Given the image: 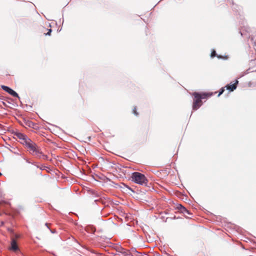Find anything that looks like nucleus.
Instances as JSON below:
<instances>
[{
	"label": "nucleus",
	"instance_id": "20e7f679",
	"mask_svg": "<svg viewBox=\"0 0 256 256\" xmlns=\"http://www.w3.org/2000/svg\"><path fill=\"white\" fill-rule=\"evenodd\" d=\"M14 136L20 140V142L23 145H25L30 140L26 136L21 132H16Z\"/></svg>",
	"mask_w": 256,
	"mask_h": 256
},
{
	"label": "nucleus",
	"instance_id": "423d86ee",
	"mask_svg": "<svg viewBox=\"0 0 256 256\" xmlns=\"http://www.w3.org/2000/svg\"><path fill=\"white\" fill-rule=\"evenodd\" d=\"M10 250H12V251H14V252L18 250V244L16 243V241L14 238H12L11 244H10Z\"/></svg>",
	"mask_w": 256,
	"mask_h": 256
},
{
	"label": "nucleus",
	"instance_id": "7ed1b4c3",
	"mask_svg": "<svg viewBox=\"0 0 256 256\" xmlns=\"http://www.w3.org/2000/svg\"><path fill=\"white\" fill-rule=\"evenodd\" d=\"M132 181L140 185H146L148 182L145 176L138 172H134L131 176Z\"/></svg>",
	"mask_w": 256,
	"mask_h": 256
},
{
	"label": "nucleus",
	"instance_id": "9d476101",
	"mask_svg": "<svg viewBox=\"0 0 256 256\" xmlns=\"http://www.w3.org/2000/svg\"><path fill=\"white\" fill-rule=\"evenodd\" d=\"M133 113L136 115V116H138V112H137V110H136V107H134V108H133Z\"/></svg>",
	"mask_w": 256,
	"mask_h": 256
},
{
	"label": "nucleus",
	"instance_id": "9b49d317",
	"mask_svg": "<svg viewBox=\"0 0 256 256\" xmlns=\"http://www.w3.org/2000/svg\"><path fill=\"white\" fill-rule=\"evenodd\" d=\"M224 91V88H222L220 90V92H219V94H218V96H220Z\"/></svg>",
	"mask_w": 256,
	"mask_h": 256
},
{
	"label": "nucleus",
	"instance_id": "4468645a",
	"mask_svg": "<svg viewBox=\"0 0 256 256\" xmlns=\"http://www.w3.org/2000/svg\"><path fill=\"white\" fill-rule=\"evenodd\" d=\"M16 238H19V236L18 235H16Z\"/></svg>",
	"mask_w": 256,
	"mask_h": 256
},
{
	"label": "nucleus",
	"instance_id": "1a4fd4ad",
	"mask_svg": "<svg viewBox=\"0 0 256 256\" xmlns=\"http://www.w3.org/2000/svg\"><path fill=\"white\" fill-rule=\"evenodd\" d=\"M181 212L183 213L189 214L188 211L184 206H181Z\"/></svg>",
	"mask_w": 256,
	"mask_h": 256
},
{
	"label": "nucleus",
	"instance_id": "ddd939ff",
	"mask_svg": "<svg viewBox=\"0 0 256 256\" xmlns=\"http://www.w3.org/2000/svg\"><path fill=\"white\" fill-rule=\"evenodd\" d=\"M28 126H31V125H34V123H33L32 122H28Z\"/></svg>",
	"mask_w": 256,
	"mask_h": 256
},
{
	"label": "nucleus",
	"instance_id": "f257e3e1",
	"mask_svg": "<svg viewBox=\"0 0 256 256\" xmlns=\"http://www.w3.org/2000/svg\"><path fill=\"white\" fill-rule=\"evenodd\" d=\"M213 95L212 92H194L192 94L194 96L192 108L194 110H197L199 108L202 104V99H206L210 98Z\"/></svg>",
	"mask_w": 256,
	"mask_h": 256
},
{
	"label": "nucleus",
	"instance_id": "f03ea898",
	"mask_svg": "<svg viewBox=\"0 0 256 256\" xmlns=\"http://www.w3.org/2000/svg\"><path fill=\"white\" fill-rule=\"evenodd\" d=\"M28 150V151L34 156L40 158L42 155L40 150L37 145L30 139L24 145Z\"/></svg>",
	"mask_w": 256,
	"mask_h": 256
},
{
	"label": "nucleus",
	"instance_id": "39448f33",
	"mask_svg": "<svg viewBox=\"0 0 256 256\" xmlns=\"http://www.w3.org/2000/svg\"><path fill=\"white\" fill-rule=\"evenodd\" d=\"M1 88L3 90L12 96L14 97H18V94L9 87L5 86H2Z\"/></svg>",
	"mask_w": 256,
	"mask_h": 256
},
{
	"label": "nucleus",
	"instance_id": "6e6552de",
	"mask_svg": "<svg viewBox=\"0 0 256 256\" xmlns=\"http://www.w3.org/2000/svg\"><path fill=\"white\" fill-rule=\"evenodd\" d=\"M42 32L44 34L45 36H50V33L52 32V29L51 28H42Z\"/></svg>",
	"mask_w": 256,
	"mask_h": 256
},
{
	"label": "nucleus",
	"instance_id": "f8f14e48",
	"mask_svg": "<svg viewBox=\"0 0 256 256\" xmlns=\"http://www.w3.org/2000/svg\"><path fill=\"white\" fill-rule=\"evenodd\" d=\"M216 56V52L214 50H213L211 53V57L214 58Z\"/></svg>",
	"mask_w": 256,
	"mask_h": 256
},
{
	"label": "nucleus",
	"instance_id": "0eeeda50",
	"mask_svg": "<svg viewBox=\"0 0 256 256\" xmlns=\"http://www.w3.org/2000/svg\"><path fill=\"white\" fill-rule=\"evenodd\" d=\"M238 80H236V82L234 84H227L226 86V89L230 92H233L234 90L236 89L237 87V84H238Z\"/></svg>",
	"mask_w": 256,
	"mask_h": 256
},
{
	"label": "nucleus",
	"instance_id": "2eb2a0df",
	"mask_svg": "<svg viewBox=\"0 0 256 256\" xmlns=\"http://www.w3.org/2000/svg\"><path fill=\"white\" fill-rule=\"evenodd\" d=\"M2 224L3 225L4 224V222H2Z\"/></svg>",
	"mask_w": 256,
	"mask_h": 256
}]
</instances>
